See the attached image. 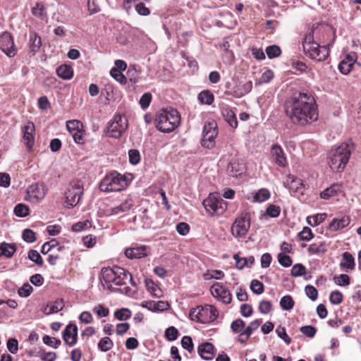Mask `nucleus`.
I'll return each instance as SVG.
<instances>
[{"label":"nucleus","mask_w":361,"mask_h":361,"mask_svg":"<svg viewBox=\"0 0 361 361\" xmlns=\"http://www.w3.org/2000/svg\"><path fill=\"white\" fill-rule=\"evenodd\" d=\"M42 341L44 344L54 348H57L61 343L59 339L47 335L43 336Z\"/></svg>","instance_id":"48"},{"label":"nucleus","mask_w":361,"mask_h":361,"mask_svg":"<svg viewBox=\"0 0 361 361\" xmlns=\"http://www.w3.org/2000/svg\"><path fill=\"white\" fill-rule=\"evenodd\" d=\"M35 128L32 122H27L22 128L24 143L28 149H31L35 143Z\"/></svg>","instance_id":"16"},{"label":"nucleus","mask_w":361,"mask_h":361,"mask_svg":"<svg viewBox=\"0 0 361 361\" xmlns=\"http://www.w3.org/2000/svg\"><path fill=\"white\" fill-rule=\"evenodd\" d=\"M354 146L352 143L343 142L328 153L327 161L330 168L336 172H342L351 156Z\"/></svg>","instance_id":"2"},{"label":"nucleus","mask_w":361,"mask_h":361,"mask_svg":"<svg viewBox=\"0 0 361 361\" xmlns=\"http://www.w3.org/2000/svg\"><path fill=\"white\" fill-rule=\"evenodd\" d=\"M64 307V302L63 300H57L49 302L43 310L44 314L49 315L51 314L57 313L63 310Z\"/></svg>","instance_id":"25"},{"label":"nucleus","mask_w":361,"mask_h":361,"mask_svg":"<svg viewBox=\"0 0 361 361\" xmlns=\"http://www.w3.org/2000/svg\"><path fill=\"white\" fill-rule=\"evenodd\" d=\"M47 188L44 183H35L27 189V200L37 203L42 200L47 193Z\"/></svg>","instance_id":"13"},{"label":"nucleus","mask_w":361,"mask_h":361,"mask_svg":"<svg viewBox=\"0 0 361 361\" xmlns=\"http://www.w3.org/2000/svg\"><path fill=\"white\" fill-rule=\"evenodd\" d=\"M42 45L41 37L35 32H30L29 34L30 51L33 54L38 52Z\"/></svg>","instance_id":"26"},{"label":"nucleus","mask_w":361,"mask_h":361,"mask_svg":"<svg viewBox=\"0 0 361 361\" xmlns=\"http://www.w3.org/2000/svg\"><path fill=\"white\" fill-rule=\"evenodd\" d=\"M305 293L307 296L312 300V301H314L317 298L318 292L317 290L313 286L310 285H307L305 286Z\"/></svg>","instance_id":"61"},{"label":"nucleus","mask_w":361,"mask_h":361,"mask_svg":"<svg viewBox=\"0 0 361 361\" xmlns=\"http://www.w3.org/2000/svg\"><path fill=\"white\" fill-rule=\"evenodd\" d=\"M302 47L305 55L317 61H324L329 54L326 45H320L314 41L313 30L304 38Z\"/></svg>","instance_id":"5"},{"label":"nucleus","mask_w":361,"mask_h":361,"mask_svg":"<svg viewBox=\"0 0 361 361\" xmlns=\"http://www.w3.org/2000/svg\"><path fill=\"white\" fill-rule=\"evenodd\" d=\"M0 49L8 57L16 54L13 39L10 33L4 32L0 35Z\"/></svg>","instance_id":"14"},{"label":"nucleus","mask_w":361,"mask_h":361,"mask_svg":"<svg viewBox=\"0 0 361 361\" xmlns=\"http://www.w3.org/2000/svg\"><path fill=\"white\" fill-rule=\"evenodd\" d=\"M197 352L200 356L205 360H212L214 357V345L208 342L200 345Z\"/></svg>","instance_id":"21"},{"label":"nucleus","mask_w":361,"mask_h":361,"mask_svg":"<svg viewBox=\"0 0 361 361\" xmlns=\"http://www.w3.org/2000/svg\"><path fill=\"white\" fill-rule=\"evenodd\" d=\"M298 237L301 240L309 241L313 238L312 230L309 227H304L302 231L298 233Z\"/></svg>","instance_id":"51"},{"label":"nucleus","mask_w":361,"mask_h":361,"mask_svg":"<svg viewBox=\"0 0 361 361\" xmlns=\"http://www.w3.org/2000/svg\"><path fill=\"white\" fill-rule=\"evenodd\" d=\"M14 214L18 217H25L29 214V208L23 204H18L14 208Z\"/></svg>","instance_id":"40"},{"label":"nucleus","mask_w":361,"mask_h":361,"mask_svg":"<svg viewBox=\"0 0 361 361\" xmlns=\"http://www.w3.org/2000/svg\"><path fill=\"white\" fill-rule=\"evenodd\" d=\"M128 128V121L120 114L115 115L114 119L109 123L106 135L118 139Z\"/></svg>","instance_id":"9"},{"label":"nucleus","mask_w":361,"mask_h":361,"mask_svg":"<svg viewBox=\"0 0 361 361\" xmlns=\"http://www.w3.org/2000/svg\"><path fill=\"white\" fill-rule=\"evenodd\" d=\"M335 39V31L330 27H326L322 32V35L319 37L318 42L322 45H326L327 48L334 43Z\"/></svg>","instance_id":"20"},{"label":"nucleus","mask_w":361,"mask_h":361,"mask_svg":"<svg viewBox=\"0 0 361 361\" xmlns=\"http://www.w3.org/2000/svg\"><path fill=\"white\" fill-rule=\"evenodd\" d=\"M266 53L269 59H273L280 56L281 54V50L277 45H271L267 47Z\"/></svg>","instance_id":"45"},{"label":"nucleus","mask_w":361,"mask_h":361,"mask_svg":"<svg viewBox=\"0 0 361 361\" xmlns=\"http://www.w3.org/2000/svg\"><path fill=\"white\" fill-rule=\"evenodd\" d=\"M300 332L309 338H313L317 332L316 329L310 325L303 326L300 329Z\"/></svg>","instance_id":"60"},{"label":"nucleus","mask_w":361,"mask_h":361,"mask_svg":"<svg viewBox=\"0 0 361 361\" xmlns=\"http://www.w3.org/2000/svg\"><path fill=\"white\" fill-rule=\"evenodd\" d=\"M212 295L221 300L224 304H229L232 300V295L228 290H227L221 283H215L210 288Z\"/></svg>","instance_id":"15"},{"label":"nucleus","mask_w":361,"mask_h":361,"mask_svg":"<svg viewBox=\"0 0 361 361\" xmlns=\"http://www.w3.org/2000/svg\"><path fill=\"white\" fill-rule=\"evenodd\" d=\"M250 289L254 293L260 295L264 292V286L261 281L253 279L250 283Z\"/></svg>","instance_id":"43"},{"label":"nucleus","mask_w":361,"mask_h":361,"mask_svg":"<svg viewBox=\"0 0 361 361\" xmlns=\"http://www.w3.org/2000/svg\"><path fill=\"white\" fill-rule=\"evenodd\" d=\"M250 227V219L247 214H242L233 223L231 232L235 238H245Z\"/></svg>","instance_id":"11"},{"label":"nucleus","mask_w":361,"mask_h":361,"mask_svg":"<svg viewBox=\"0 0 361 361\" xmlns=\"http://www.w3.org/2000/svg\"><path fill=\"white\" fill-rule=\"evenodd\" d=\"M278 261L284 267H289L292 264V259L290 256L281 252L278 255Z\"/></svg>","instance_id":"53"},{"label":"nucleus","mask_w":361,"mask_h":361,"mask_svg":"<svg viewBox=\"0 0 361 361\" xmlns=\"http://www.w3.org/2000/svg\"><path fill=\"white\" fill-rule=\"evenodd\" d=\"M180 123V116L176 109L162 110L155 118L157 128L162 133L173 131Z\"/></svg>","instance_id":"4"},{"label":"nucleus","mask_w":361,"mask_h":361,"mask_svg":"<svg viewBox=\"0 0 361 361\" xmlns=\"http://www.w3.org/2000/svg\"><path fill=\"white\" fill-rule=\"evenodd\" d=\"M128 185V182L125 176L114 171L104 176L99 183V189L105 192L121 191Z\"/></svg>","instance_id":"6"},{"label":"nucleus","mask_w":361,"mask_h":361,"mask_svg":"<svg viewBox=\"0 0 361 361\" xmlns=\"http://www.w3.org/2000/svg\"><path fill=\"white\" fill-rule=\"evenodd\" d=\"M129 161L130 164L135 165L140 161V154L137 149H130L128 151Z\"/></svg>","instance_id":"54"},{"label":"nucleus","mask_w":361,"mask_h":361,"mask_svg":"<svg viewBox=\"0 0 361 361\" xmlns=\"http://www.w3.org/2000/svg\"><path fill=\"white\" fill-rule=\"evenodd\" d=\"M350 220L348 216H343L341 219H334L329 224L330 230L336 231L343 229L350 224Z\"/></svg>","instance_id":"28"},{"label":"nucleus","mask_w":361,"mask_h":361,"mask_svg":"<svg viewBox=\"0 0 361 361\" xmlns=\"http://www.w3.org/2000/svg\"><path fill=\"white\" fill-rule=\"evenodd\" d=\"M23 239L27 243H33L36 240L35 233L32 230L26 228L23 232Z\"/></svg>","instance_id":"62"},{"label":"nucleus","mask_w":361,"mask_h":361,"mask_svg":"<svg viewBox=\"0 0 361 361\" xmlns=\"http://www.w3.org/2000/svg\"><path fill=\"white\" fill-rule=\"evenodd\" d=\"M66 128L68 132L73 133L78 130H81L83 128L82 122L78 120L68 121L66 122Z\"/></svg>","instance_id":"41"},{"label":"nucleus","mask_w":361,"mask_h":361,"mask_svg":"<svg viewBox=\"0 0 361 361\" xmlns=\"http://www.w3.org/2000/svg\"><path fill=\"white\" fill-rule=\"evenodd\" d=\"M113 341L109 337H104L98 343V348L102 352H106L112 348Z\"/></svg>","instance_id":"37"},{"label":"nucleus","mask_w":361,"mask_h":361,"mask_svg":"<svg viewBox=\"0 0 361 361\" xmlns=\"http://www.w3.org/2000/svg\"><path fill=\"white\" fill-rule=\"evenodd\" d=\"M276 332L279 338L283 339L286 344L291 343V338L288 336L286 331V329L279 326L276 329Z\"/></svg>","instance_id":"63"},{"label":"nucleus","mask_w":361,"mask_h":361,"mask_svg":"<svg viewBox=\"0 0 361 361\" xmlns=\"http://www.w3.org/2000/svg\"><path fill=\"white\" fill-rule=\"evenodd\" d=\"M274 161L280 167H286L288 161L282 147L279 145H274L271 149Z\"/></svg>","instance_id":"18"},{"label":"nucleus","mask_w":361,"mask_h":361,"mask_svg":"<svg viewBox=\"0 0 361 361\" xmlns=\"http://www.w3.org/2000/svg\"><path fill=\"white\" fill-rule=\"evenodd\" d=\"M111 76L121 85L127 82L126 77L117 68H111L110 71Z\"/></svg>","instance_id":"38"},{"label":"nucleus","mask_w":361,"mask_h":361,"mask_svg":"<svg viewBox=\"0 0 361 361\" xmlns=\"http://www.w3.org/2000/svg\"><path fill=\"white\" fill-rule=\"evenodd\" d=\"M115 317L119 321L127 320L131 317L130 311L127 308L118 310L114 312Z\"/></svg>","instance_id":"44"},{"label":"nucleus","mask_w":361,"mask_h":361,"mask_svg":"<svg viewBox=\"0 0 361 361\" xmlns=\"http://www.w3.org/2000/svg\"><path fill=\"white\" fill-rule=\"evenodd\" d=\"M126 256L129 259H139L147 256L146 246L128 248L125 251Z\"/></svg>","instance_id":"23"},{"label":"nucleus","mask_w":361,"mask_h":361,"mask_svg":"<svg viewBox=\"0 0 361 361\" xmlns=\"http://www.w3.org/2000/svg\"><path fill=\"white\" fill-rule=\"evenodd\" d=\"M198 99L201 104L211 105L214 101V96L209 90H204L198 94Z\"/></svg>","instance_id":"33"},{"label":"nucleus","mask_w":361,"mask_h":361,"mask_svg":"<svg viewBox=\"0 0 361 361\" xmlns=\"http://www.w3.org/2000/svg\"><path fill=\"white\" fill-rule=\"evenodd\" d=\"M224 276V273L221 270H209L204 274V279L209 280L211 279H221Z\"/></svg>","instance_id":"47"},{"label":"nucleus","mask_w":361,"mask_h":361,"mask_svg":"<svg viewBox=\"0 0 361 361\" xmlns=\"http://www.w3.org/2000/svg\"><path fill=\"white\" fill-rule=\"evenodd\" d=\"M285 106L286 115L295 125L304 126L317 119L315 101L307 93L295 92L286 102Z\"/></svg>","instance_id":"1"},{"label":"nucleus","mask_w":361,"mask_h":361,"mask_svg":"<svg viewBox=\"0 0 361 361\" xmlns=\"http://www.w3.org/2000/svg\"><path fill=\"white\" fill-rule=\"evenodd\" d=\"M133 206V201L130 198L126 199L119 205L108 209L106 212L107 216L118 215L129 211Z\"/></svg>","instance_id":"19"},{"label":"nucleus","mask_w":361,"mask_h":361,"mask_svg":"<svg viewBox=\"0 0 361 361\" xmlns=\"http://www.w3.org/2000/svg\"><path fill=\"white\" fill-rule=\"evenodd\" d=\"M57 75L63 80H70L73 76V71L71 66L63 64L56 68Z\"/></svg>","instance_id":"29"},{"label":"nucleus","mask_w":361,"mask_h":361,"mask_svg":"<svg viewBox=\"0 0 361 361\" xmlns=\"http://www.w3.org/2000/svg\"><path fill=\"white\" fill-rule=\"evenodd\" d=\"M15 252L16 247L14 245L4 243L0 245V257H11Z\"/></svg>","instance_id":"32"},{"label":"nucleus","mask_w":361,"mask_h":361,"mask_svg":"<svg viewBox=\"0 0 361 361\" xmlns=\"http://www.w3.org/2000/svg\"><path fill=\"white\" fill-rule=\"evenodd\" d=\"M7 348L12 354H16L18 350V342L16 338H9L6 343Z\"/></svg>","instance_id":"64"},{"label":"nucleus","mask_w":361,"mask_h":361,"mask_svg":"<svg viewBox=\"0 0 361 361\" xmlns=\"http://www.w3.org/2000/svg\"><path fill=\"white\" fill-rule=\"evenodd\" d=\"M342 185L338 183H334L330 187L326 188L320 193L321 198L328 200L331 197L341 192Z\"/></svg>","instance_id":"27"},{"label":"nucleus","mask_w":361,"mask_h":361,"mask_svg":"<svg viewBox=\"0 0 361 361\" xmlns=\"http://www.w3.org/2000/svg\"><path fill=\"white\" fill-rule=\"evenodd\" d=\"M222 114L225 121L231 127L233 128H236L238 127L237 118L233 110L228 108L224 109L222 111Z\"/></svg>","instance_id":"30"},{"label":"nucleus","mask_w":361,"mask_h":361,"mask_svg":"<svg viewBox=\"0 0 361 361\" xmlns=\"http://www.w3.org/2000/svg\"><path fill=\"white\" fill-rule=\"evenodd\" d=\"M340 267L353 270L355 269V259L353 256L348 252L343 254L342 261L340 262Z\"/></svg>","instance_id":"31"},{"label":"nucleus","mask_w":361,"mask_h":361,"mask_svg":"<svg viewBox=\"0 0 361 361\" xmlns=\"http://www.w3.org/2000/svg\"><path fill=\"white\" fill-rule=\"evenodd\" d=\"M270 197V192L267 189H260L254 196L256 202H262L267 200Z\"/></svg>","instance_id":"42"},{"label":"nucleus","mask_w":361,"mask_h":361,"mask_svg":"<svg viewBox=\"0 0 361 361\" xmlns=\"http://www.w3.org/2000/svg\"><path fill=\"white\" fill-rule=\"evenodd\" d=\"M261 324V321L255 319L250 322V325L243 330V332L239 335L238 341L241 343H245L247 340L250 338L252 331L257 329Z\"/></svg>","instance_id":"22"},{"label":"nucleus","mask_w":361,"mask_h":361,"mask_svg":"<svg viewBox=\"0 0 361 361\" xmlns=\"http://www.w3.org/2000/svg\"><path fill=\"white\" fill-rule=\"evenodd\" d=\"M217 134L216 123L214 121L207 122L203 128L202 145L207 149H212L215 146V138Z\"/></svg>","instance_id":"12"},{"label":"nucleus","mask_w":361,"mask_h":361,"mask_svg":"<svg viewBox=\"0 0 361 361\" xmlns=\"http://www.w3.org/2000/svg\"><path fill=\"white\" fill-rule=\"evenodd\" d=\"M78 328L76 325L69 324L66 326L63 332V339L64 342L70 347L73 346L77 343Z\"/></svg>","instance_id":"17"},{"label":"nucleus","mask_w":361,"mask_h":361,"mask_svg":"<svg viewBox=\"0 0 361 361\" xmlns=\"http://www.w3.org/2000/svg\"><path fill=\"white\" fill-rule=\"evenodd\" d=\"M83 194V186L80 181L71 182L68 186L65 192L66 204L69 208L75 207Z\"/></svg>","instance_id":"10"},{"label":"nucleus","mask_w":361,"mask_h":361,"mask_svg":"<svg viewBox=\"0 0 361 361\" xmlns=\"http://www.w3.org/2000/svg\"><path fill=\"white\" fill-rule=\"evenodd\" d=\"M181 345L184 349L187 350L190 353H191L194 350L192 340L190 336H184L181 339Z\"/></svg>","instance_id":"49"},{"label":"nucleus","mask_w":361,"mask_h":361,"mask_svg":"<svg viewBox=\"0 0 361 361\" xmlns=\"http://www.w3.org/2000/svg\"><path fill=\"white\" fill-rule=\"evenodd\" d=\"M231 328L233 332L240 334L245 329V322L240 319H235L231 323Z\"/></svg>","instance_id":"39"},{"label":"nucleus","mask_w":361,"mask_h":361,"mask_svg":"<svg viewBox=\"0 0 361 361\" xmlns=\"http://www.w3.org/2000/svg\"><path fill=\"white\" fill-rule=\"evenodd\" d=\"M252 83L251 81H247L244 83L240 82L234 86L233 94L236 97L240 98L249 93L252 90Z\"/></svg>","instance_id":"24"},{"label":"nucleus","mask_w":361,"mask_h":361,"mask_svg":"<svg viewBox=\"0 0 361 361\" xmlns=\"http://www.w3.org/2000/svg\"><path fill=\"white\" fill-rule=\"evenodd\" d=\"M306 274V268L302 264H296L293 265L291 269V276L293 277H299Z\"/></svg>","instance_id":"46"},{"label":"nucleus","mask_w":361,"mask_h":361,"mask_svg":"<svg viewBox=\"0 0 361 361\" xmlns=\"http://www.w3.org/2000/svg\"><path fill=\"white\" fill-rule=\"evenodd\" d=\"M91 226L89 221H78L73 225L72 230L74 232H80Z\"/></svg>","instance_id":"57"},{"label":"nucleus","mask_w":361,"mask_h":361,"mask_svg":"<svg viewBox=\"0 0 361 361\" xmlns=\"http://www.w3.org/2000/svg\"><path fill=\"white\" fill-rule=\"evenodd\" d=\"M178 331L174 326H170L165 331V336L169 341H175L177 339Z\"/></svg>","instance_id":"58"},{"label":"nucleus","mask_w":361,"mask_h":361,"mask_svg":"<svg viewBox=\"0 0 361 361\" xmlns=\"http://www.w3.org/2000/svg\"><path fill=\"white\" fill-rule=\"evenodd\" d=\"M218 316L215 307L209 305L197 306L190 311L189 317L191 320L201 324H209L214 322Z\"/></svg>","instance_id":"7"},{"label":"nucleus","mask_w":361,"mask_h":361,"mask_svg":"<svg viewBox=\"0 0 361 361\" xmlns=\"http://www.w3.org/2000/svg\"><path fill=\"white\" fill-rule=\"evenodd\" d=\"M280 213H281L280 207L276 206L275 204H270L267 208V210H266V214L271 218L278 217L280 215Z\"/></svg>","instance_id":"55"},{"label":"nucleus","mask_w":361,"mask_h":361,"mask_svg":"<svg viewBox=\"0 0 361 361\" xmlns=\"http://www.w3.org/2000/svg\"><path fill=\"white\" fill-rule=\"evenodd\" d=\"M343 299V294L338 290L332 291L330 294V302L334 305H339Z\"/></svg>","instance_id":"52"},{"label":"nucleus","mask_w":361,"mask_h":361,"mask_svg":"<svg viewBox=\"0 0 361 361\" xmlns=\"http://www.w3.org/2000/svg\"><path fill=\"white\" fill-rule=\"evenodd\" d=\"M334 281L338 286H348L350 284V277L345 274L335 276Z\"/></svg>","instance_id":"59"},{"label":"nucleus","mask_w":361,"mask_h":361,"mask_svg":"<svg viewBox=\"0 0 361 361\" xmlns=\"http://www.w3.org/2000/svg\"><path fill=\"white\" fill-rule=\"evenodd\" d=\"M294 304V300L290 295H285L280 300V305L283 310H292Z\"/></svg>","instance_id":"36"},{"label":"nucleus","mask_w":361,"mask_h":361,"mask_svg":"<svg viewBox=\"0 0 361 361\" xmlns=\"http://www.w3.org/2000/svg\"><path fill=\"white\" fill-rule=\"evenodd\" d=\"M31 12L33 16L42 19L47 17L45 7L42 2H37L35 6L32 8Z\"/></svg>","instance_id":"34"},{"label":"nucleus","mask_w":361,"mask_h":361,"mask_svg":"<svg viewBox=\"0 0 361 361\" xmlns=\"http://www.w3.org/2000/svg\"><path fill=\"white\" fill-rule=\"evenodd\" d=\"M152 98V95L149 92H146L142 95L139 102L142 109H145L149 106Z\"/></svg>","instance_id":"56"},{"label":"nucleus","mask_w":361,"mask_h":361,"mask_svg":"<svg viewBox=\"0 0 361 361\" xmlns=\"http://www.w3.org/2000/svg\"><path fill=\"white\" fill-rule=\"evenodd\" d=\"M28 258L37 265L41 266L43 264V259L37 250H30L28 252Z\"/></svg>","instance_id":"50"},{"label":"nucleus","mask_w":361,"mask_h":361,"mask_svg":"<svg viewBox=\"0 0 361 361\" xmlns=\"http://www.w3.org/2000/svg\"><path fill=\"white\" fill-rule=\"evenodd\" d=\"M101 274L105 285L112 291L115 290L114 285L123 286L128 281L129 272L118 266L103 268Z\"/></svg>","instance_id":"3"},{"label":"nucleus","mask_w":361,"mask_h":361,"mask_svg":"<svg viewBox=\"0 0 361 361\" xmlns=\"http://www.w3.org/2000/svg\"><path fill=\"white\" fill-rule=\"evenodd\" d=\"M326 217V214H317L312 216H309L307 218V222L312 226H316L323 222Z\"/></svg>","instance_id":"35"},{"label":"nucleus","mask_w":361,"mask_h":361,"mask_svg":"<svg viewBox=\"0 0 361 361\" xmlns=\"http://www.w3.org/2000/svg\"><path fill=\"white\" fill-rule=\"evenodd\" d=\"M206 211L211 216L221 215L227 209V202L218 194H209L202 202Z\"/></svg>","instance_id":"8"}]
</instances>
